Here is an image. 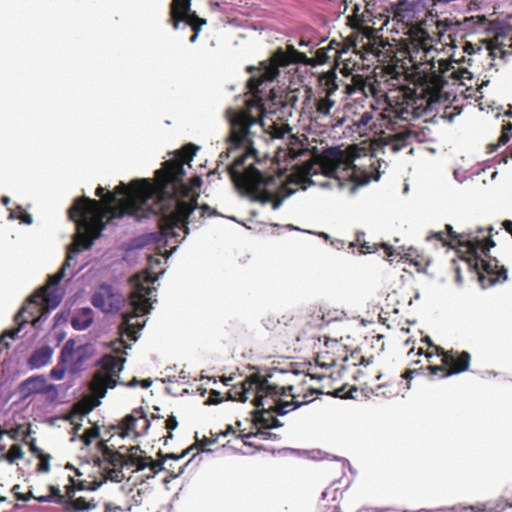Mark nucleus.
Masks as SVG:
<instances>
[{"label":"nucleus","mask_w":512,"mask_h":512,"mask_svg":"<svg viewBox=\"0 0 512 512\" xmlns=\"http://www.w3.org/2000/svg\"><path fill=\"white\" fill-rule=\"evenodd\" d=\"M199 149L193 143L184 145L176 151L173 159L162 164L156 171L155 196L150 200V216L160 215L159 233L150 234L154 242L177 238L179 231L188 233V219L198 207L199 193L195 192L202 185L200 176L190 179V185L184 183V165L189 164Z\"/></svg>","instance_id":"obj_1"},{"label":"nucleus","mask_w":512,"mask_h":512,"mask_svg":"<svg viewBox=\"0 0 512 512\" xmlns=\"http://www.w3.org/2000/svg\"><path fill=\"white\" fill-rule=\"evenodd\" d=\"M439 49L414 66L411 74L413 87L401 86L392 94L389 100L393 103L384 113L385 118L400 117L407 119L411 115L423 116L434 110L436 104L448 102L451 96L446 87L450 81L452 85H466V80H472L473 74L466 68L455 66L466 62L465 57L455 59H439L436 56Z\"/></svg>","instance_id":"obj_2"},{"label":"nucleus","mask_w":512,"mask_h":512,"mask_svg":"<svg viewBox=\"0 0 512 512\" xmlns=\"http://www.w3.org/2000/svg\"><path fill=\"white\" fill-rule=\"evenodd\" d=\"M105 191V188L98 186L95 194L101 200L82 196L68 209V217L77 227L76 234L89 235L86 226L79 227V223H92L97 218H100L99 224L104 229L108 222L125 216L137 220L150 217V200L156 192L150 179H135L128 185L121 182L113 192Z\"/></svg>","instance_id":"obj_3"},{"label":"nucleus","mask_w":512,"mask_h":512,"mask_svg":"<svg viewBox=\"0 0 512 512\" xmlns=\"http://www.w3.org/2000/svg\"><path fill=\"white\" fill-rule=\"evenodd\" d=\"M271 376H263L259 372L247 376L240 385H233L228 390L227 399L246 402L248 394L255 396L252 404L258 408L253 412V423L260 428L270 429L280 426L278 419L273 415H285L296 408L315 399L316 389H309V394L301 396L296 387L290 384L280 385L270 381Z\"/></svg>","instance_id":"obj_4"},{"label":"nucleus","mask_w":512,"mask_h":512,"mask_svg":"<svg viewBox=\"0 0 512 512\" xmlns=\"http://www.w3.org/2000/svg\"><path fill=\"white\" fill-rule=\"evenodd\" d=\"M421 12V5L416 0H398L387 8L392 30L406 36L399 41L400 52L413 67L435 53V45L441 42L443 35L438 20H419Z\"/></svg>","instance_id":"obj_5"},{"label":"nucleus","mask_w":512,"mask_h":512,"mask_svg":"<svg viewBox=\"0 0 512 512\" xmlns=\"http://www.w3.org/2000/svg\"><path fill=\"white\" fill-rule=\"evenodd\" d=\"M274 164L267 154L261 156L256 149H251L244 155L233 160L226 168L235 189L253 202L272 204V209L277 210L283 198L268 191L274 177L266 169Z\"/></svg>","instance_id":"obj_6"},{"label":"nucleus","mask_w":512,"mask_h":512,"mask_svg":"<svg viewBox=\"0 0 512 512\" xmlns=\"http://www.w3.org/2000/svg\"><path fill=\"white\" fill-rule=\"evenodd\" d=\"M100 218H97L92 223L80 222L79 227H85L88 234H76L74 241L69 245L67 255L64 263L60 270L48 277L46 285L38 289L28 299L27 304L31 307L30 316L39 315L32 319L31 323L34 327H38L43 321H45L52 309H55L62 300V295L59 293L57 286L60 281L65 277L66 268L70 266V261L73 258V254H77L82 248L89 249L94 241L101 236L103 226L99 224Z\"/></svg>","instance_id":"obj_7"},{"label":"nucleus","mask_w":512,"mask_h":512,"mask_svg":"<svg viewBox=\"0 0 512 512\" xmlns=\"http://www.w3.org/2000/svg\"><path fill=\"white\" fill-rule=\"evenodd\" d=\"M262 116V106L258 101H246L245 107L240 110L233 108L226 110V118L230 125V132L226 139L228 148L220 153L218 164L228 160L232 153L241 148L246 149L241 156L249 150L255 149L252 146L250 129L253 125L260 123ZM236 158L238 156L234 160Z\"/></svg>","instance_id":"obj_8"},{"label":"nucleus","mask_w":512,"mask_h":512,"mask_svg":"<svg viewBox=\"0 0 512 512\" xmlns=\"http://www.w3.org/2000/svg\"><path fill=\"white\" fill-rule=\"evenodd\" d=\"M125 361L123 356L103 355L97 361L98 369L94 372L88 385L91 395L76 402L72 408L73 412L85 416L100 405V399L105 397L107 390L118 385L119 374L123 370Z\"/></svg>","instance_id":"obj_9"},{"label":"nucleus","mask_w":512,"mask_h":512,"mask_svg":"<svg viewBox=\"0 0 512 512\" xmlns=\"http://www.w3.org/2000/svg\"><path fill=\"white\" fill-rule=\"evenodd\" d=\"M490 235L480 241L467 252L459 256L464 268L473 274L479 281L482 288H488L500 281L507 280V270L504 266L498 265V260L489 255L490 249L496 243L492 239V227L488 228Z\"/></svg>","instance_id":"obj_10"},{"label":"nucleus","mask_w":512,"mask_h":512,"mask_svg":"<svg viewBox=\"0 0 512 512\" xmlns=\"http://www.w3.org/2000/svg\"><path fill=\"white\" fill-rule=\"evenodd\" d=\"M352 46L354 52L359 54L363 60L387 63L384 70L391 79L406 78L405 68L403 65L398 66L399 60L392 45L379 36L375 28H364V33L357 36Z\"/></svg>","instance_id":"obj_11"},{"label":"nucleus","mask_w":512,"mask_h":512,"mask_svg":"<svg viewBox=\"0 0 512 512\" xmlns=\"http://www.w3.org/2000/svg\"><path fill=\"white\" fill-rule=\"evenodd\" d=\"M131 282L133 287L129 295V301L132 311L123 313V320L119 329L121 334L126 335L131 341H136L137 333L145 324V321H140V318L149 313L151 309L149 296L153 288L150 284L154 282V278L151 275H146L142 279L140 275H135Z\"/></svg>","instance_id":"obj_12"},{"label":"nucleus","mask_w":512,"mask_h":512,"mask_svg":"<svg viewBox=\"0 0 512 512\" xmlns=\"http://www.w3.org/2000/svg\"><path fill=\"white\" fill-rule=\"evenodd\" d=\"M305 58V54L289 45L286 51L282 48L277 49L271 57L269 64L262 62L259 68L248 67L249 72L257 71V74L253 75L247 83V86L252 93V99H249L248 101H258L262 106V113H264L261 86L266 82H272L279 75L280 67H285L291 63L303 62Z\"/></svg>","instance_id":"obj_13"},{"label":"nucleus","mask_w":512,"mask_h":512,"mask_svg":"<svg viewBox=\"0 0 512 512\" xmlns=\"http://www.w3.org/2000/svg\"><path fill=\"white\" fill-rule=\"evenodd\" d=\"M359 157L356 145L349 146L345 150L337 147L326 149L319 157V165L323 174L334 177L339 170L350 172L349 178L358 186L368 184L372 174L362 171L354 161Z\"/></svg>","instance_id":"obj_14"},{"label":"nucleus","mask_w":512,"mask_h":512,"mask_svg":"<svg viewBox=\"0 0 512 512\" xmlns=\"http://www.w3.org/2000/svg\"><path fill=\"white\" fill-rule=\"evenodd\" d=\"M429 347H432L436 354L441 357V365H428L419 369H407L401 374V378L410 381L414 374H424V370H429L430 375L441 373V377H449L454 374H460L469 369L471 355L467 351H457L454 349L445 350L436 346L428 339Z\"/></svg>","instance_id":"obj_15"},{"label":"nucleus","mask_w":512,"mask_h":512,"mask_svg":"<svg viewBox=\"0 0 512 512\" xmlns=\"http://www.w3.org/2000/svg\"><path fill=\"white\" fill-rule=\"evenodd\" d=\"M398 90L399 88L391 90L386 95V107L379 113L380 118L378 119L381 128L393 132L383 137V139L385 144L389 146L394 153L401 151L402 149L412 144L413 141L418 140L420 135L418 131L412 130L410 127H408L407 124H402L419 118L420 116L411 115V117H408L407 119L400 117H384V113H386V110L390 108V104H393L389 100L390 96L396 93Z\"/></svg>","instance_id":"obj_16"},{"label":"nucleus","mask_w":512,"mask_h":512,"mask_svg":"<svg viewBox=\"0 0 512 512\" xmlns=\"http://www.w3.org/2000/svg\"><path fill=\"white\" fill-rule=\"evenodd\" d=\"M102 456L103 460L110 465L135 468V471H142L148 468L149 473L146 475V478H153L156 474L165 469L161 461H154L150 456L145 455V452L141 450L139 446H131L127 449L125 454L113 450L108 446H104Z\"/></svg>","instance_id":"obj_17"},{"label":"nucleus","mask_w":512,"mask_h":512,"mask_svg":"<svg viewBox=\"0 0 512 512\" xmlns=\"http://www.w3.org/2000/svg\"><path fill=\"white\" fill-rule=\"evenodd\" d=\"M351 376L360 382L362 390L375 396L390 397L395 391L389 381L381 382L382 373L374 364L373 358H366L360 368L351 373Z\"/></svg>","instance_id":"obj_18"},{"label":"nucleus","mask_w":512,"mask_h":512,"mask_svg":"<svg viewBox=\"0 0 512 512\" xmlns=\"http://www.w3.org/2000/svg\"><path fill=\"white\" fill-rule=\"evenodd\" d=\"M74 355L77 357L74 363L76 367L81 366L89 357L86 353V346H78L75 349V341L70 339L64 344L60 352L58 364L50 371V377L54 380H62L66 372L65 363Z\"/></svg>","instance_id":"obj_19"},{"label":"nucleus","mask_w":512,"mask_h":512,"mask_svg":"<svg viewBox=\"0 0 512 512\" xmlns=\"http://www.w3.org/2000/svg\"><path fill=\"white\" fill-rule=\"evenodd\" d=\"M347 352V344L343 342V338L327 339L324 342V348L317 353L316 363L322 368L338 367L341 363L342 356Z\"/></svg>","instance_id":"obj_20"},{"label":"nucleus","mask_w":512,"mask_h":512,"mask_svg":"<svg viewBox=\"0 0 512 512\" xmlns=\"http://www.w3.org/2000/svg\"><path fill=\"white\" fill-rule=\"evenodd\" d=\"M149 427L150 420L147 418L143 408H136L121 421L120 435L124 437L134 433L135 436H141L147 433Z\"/></svg>","instance_id":"obj_21"},{"label":"nucleus","mask_w":512,"mask_h":512,"mask_svg":"<svg viewBox=\"0 0 512 512\" xmlns=\"http://www.w3.org/2000/svg\"><path fill=\"white\" fill-rule=\"evenodd\" d=\"M447 239L449 241V247L457 249L460 255H465L480 241V237L473 233H457L453 230V227L449 224L445 225Z\"/></svg>","instance_id":"obj_22"},{"label":"nucleus","mask_w":512,"mask_h":512,"mask_svg":"<svg viewBox=\"0 0 512 512\" xmlns=\"http://www.w3.org/2000/svg\"><path fill=\"white\" fill-rule=\"evenodd\" d=\"M92 304L103 312H112L119 308L120 298L111 285L103 283L93 294Z\"/></svg>","instance_id":"obj_23"},{"label":"nucleus","mask_w":512,"mask_h":512,"mask_svg":"<svg viewBox=\"0 0 512 512\" xmlns=\"http://www.w3.org/2000/svg\"><path fill=\"white\" fill-rule=\"evenodd\" d=\"M51 388H54L53 385H47L46 378L43 375L31 376L28 379L24 380L20 383L18 387V391L22 398H27L32 394L37 393H45L49 391Z\"/></svg>","instance_id":"obj_24"},{"label":"nucleus","mask_w":512,"mask_h":512,"mask_svg":"<svg viewBox=\"0 0 512 512\" xmlns=\"http://www.w3.org/2000/svg\"><path fill=\"white\" fill-rule=\"evenodd\" d=\"M333 44L339 46V43H336L334 40L329 43L327 47H322L316 50L314 56L309 59L308 63L312 66L323 65L330 60L337 62L340 58L341 51L338 48H335Z\"/></svg>","instance_id":"obj_25"},{"label":"nucleus","mask_w":512,"mask_h":512,"mask_svg":"<svg viewBox=\"0 0 512 512\" xmlns=\"http://www.w3.org/2000/svg\"><path fill=\"white\" fill-rule=\"evenodd\" d=\"M191 12V0H173L170 5V21L174 29L179 28L180 22Z\"/></svg>","instance_id":"obj_26"},{"label":"nucleus","mask_w":512,"mask_h":512,"mask_svg":"<svg viewBox=\"0 0 512 512\" xmlns=\"http://www.w3.org/2000/svg\"><path fill=\"white\" fill-rule=\"evenodd\" d=\"M366 358L362 355L359 349H354L349 352H345V355L341 358V363L339 364L338 373L341 375L343 372L349 371L350 369L360 368Z\"/></svg>","instance_id":"obj_27"},{"label":"nucleus","mask_w":512,"mask_h":512,"mask_svg":"<svg viewBox=\"0 0 512 512\" xmlns=\"http://www.w3.org/2000/svg\"><path fill=\"white\" fill-rule=\"evenodd\" d=\"M53 355V350L50 346H42L36 349L28 359V365L32 369H39L47 365Z\"/></svg>","instance_id":"obj_28"},{"label":"nucleus","mask_w":512,"mask_h":512,"mask_svg":"<svg viewBox=\"0 0 512 512\" xmlns=\"http://www.w3.org/2000/svg\"><path fill=\"white\" fill-rule=\"evenodd\" d=\"M337 75L334 71H328L319 77L321 90L318 93L334 97L336 91L339 89L337 82Z\"/></svg>","instance_id":"obj_29"},{"label":"nucleus","mask_w":512,"mask_h":512,"mask_svg":"<svg viewBox=\"0 0 512 512\" xmlns=\"http://www.w3.org/2000/svg\"><path fill=\"white\" fill-rule=\"evenodd\" d=\"M97 507V503L87 500L84 497H74L72 500L65 501L62 509L64 512H83L89 511Z\"/></svg>","instance_id":"obj_30"},{"label":"nucleus","mask_w":512,"mask_h":512,"mask_svg":"<svg viewBox=\"0 0 512 512\" xmlns=\"http://www.w3.org/2000/svg\"><path fill=\"white\" fill-rule=\"evenodd\" d=\"M335 104L336 100L334 98L318 93L314 98L315 113L317 114V118L330 116L331 110Z\"/></svg>","instance_id":"obj_31"},{"label":"nucleus","mask_w":512,"mask_h":512,"mask_svg":"<svg viewBox=\"0 0 512 512\" xmlns=\"http://www.w3.org/2000/svg\"><path fill=\"white\" fill-rule=\"evenodd\" d=\"M93 323L92 309L83 308L77 315L71 320V325L76 330H85Z\"/></svg>","instance_id":"obj_32"},{"label":"nucleus","mask_w":512,"mask_h":512,"mask_svg":"<svg viewBox=\"0 0 512 512\" xmlns=\"http://www.w3.org/2000/svg\"><path fill=\"white\" fill-rule=\"evenodd\" d=\"M31 307L27 304L22 306V308L18 311V313L14 317V321L18 324V327L5 331L2 336V338L9 337L11 339H15L18 336V333L20 332L22 326L29 322L28 318H24V313L30 314Z\"/></svg>","instance_id":"obj_33"},{"label":"nucleus","mask_w":512,"mask_h":512,"mask_svg":"<svg viewBox=\"0 0 512 512\" xmlns=\"http://www.w3.org/2000/svg\"><path fill=\"white\" fill-rule=\"evenodd\" d=\"M124 466L120 465H110L107 462V466L103 467L102 475L104 480H110L112 482L120 483L125 479V474L123 472Z\"/></svg>","instance_id":"obj_34"},{"label":"nucleus","mask_w":512,"mask_h":512,"mask_svg":"<svg viewBox=\"0 0 512 512\" xmlns=\"http://www.w3.org/2000/svg\"><path fill=\"white\" fill-rule=\"evenodd\" d=\"M367 87L366 80L362 78L360 75H356L352 77V83L346 84L344 86L345 93L349 96H352L354 94H361L362 96H367L365 89Z\"/></svg>","instance_id":"obj_35"},{"label":"nucleus","mask_w":512,"mask_h":512,"mask_svg":"<svg viewBox=\"0 0 512 512\" xmlns=\"http://www.w3.org/2000/svg\"><path fill=\"white\" fill-rule=\"evenodd\" d=\"M49 491L50 493L48 495L36 497V500L40 503L53 502L63 507L66 500L63 498V494L61 493L59 487L50 485Z\"/></svg>","instance_id":"obj_36"},{"label":"nucleus","mask_w":512,"mask_h":512,"mask_svg":"<svg viewBox=\"0 0 512 512\" xmlns=\"http://www.w3.org/2000/svg\"><path fill=\"white\" fill-rule=\"evenodd\" d=\"M24 457V452L19 444H13L6 454L0 455V461L6 460L10 464Z\"/></svg>","instance_id":"obj_37"},{"label":"nucleus","mask_w":512,"mask_h":512,"mask_svg":"<svg viewBox=\"0 0 512 512\" xmlns=\"http://www.w3.org/2000/svg\"><path fill=\"white\" fill-rule=\"evenodd\" d=\"M365 18L363 14H351L347 17V24L357 31H359V35L364 33V28H368L369 26L365 25Z\"/></svg>","instance_id":"obj_38"},{"label":"nucleus","mask_w":512,"mask_h":512,"mask_svg":"<svg viewBox=\"0 0 512 512\" xmlns=\"http://www.w3.org/2000/svg\"><path fill=\"white\" fill-rule=\"evenodd\" d=\"M182 22L188 24L192 28L193 32L199 33L201 27L205 25L207 21L206 19L198 17L195 12L191 11L188 15L184 17Z\"/></svg>","instance_id":"obj_39"},{"label":"nucleus","mask_w":512,"mask_h":512,"mask_svg":"<svg viewBox=\"0 0 512 512\" xmlns=\"http://www.w3.org/2000/svg\"><path fill=\"white\" fill-rule=\"evenodd\" d=\"M195 445H192L188 447L187 449L183 450L181 454H175V453H166L164 454L161 450L157 453L158 459L156 461H161L163 465L166 463L167 460H179L188 455V453L194 449Z\"/></svg>","instance_id":"obj_40"},{"label":"nucleus","mask_w":512,"mask_h":512,"mask_svg":"<svg viewBox=\"0 0 512 512\" xmlns=\"http://www.w3.org/2000/svg\"><path fill=\"white\" fill-rule=\"evenodd\" d=\"M36 457L39 459V463L37 465V472H40V473L49 472L51 456L47 453L41 452Z\"/></svg>","instance_id":"obj_41"},{"label":"nucleus","mask_w":512,"mask_h":512,"mask_svg":"<svg viewBox=\"0 0 512 512\" xmlns=\"http://www.w3.org/2000/svg\"><path fill=\"white\" fill-rule=\"evenodd\" d=\"M291 129L289 128L288 125H280V126H277V125H272L271 126V131H270V135H271V138L273 139H283L286 134L290 133Z\"/></svg>","instance_id":"obj_42"},{"label":"nucleus","mask_w":512,"mask_h":512,"mask_svg":"<svg viewBox=\"0 0 512 512\" xmlns=\"http://www.w3.org/2000/svg\"><path fill=\"white\" fill-rule=\"evenodd\" d=\"M30 434H31V428H30V424H28L26 431L24 432V437L22 438V441L29 446V451L32 454H34L35 456H37L43 451L36 445L35 439H31L30 441L27 440V438Z\"/></svg>","instance_id":"obj_43"},{"label":"nucleus","mask_w":512,"mask_h":512,"mask_svg":"<svg viewBox=\"0 0 512 512\" xmlns=\"http://www.w3.org/2000/svg\"><path fill=\"white\" fill-rule=\"evenodd\" d=\"M99 435L100 433L98 427H92L85 430V432L81 436V439L85 445H90L93 440L99 437Z\"/></svg>","instance_id":"obj_44"},{"label":"nucleus","mask_w":512,"mask_h":512,"mask_svg":"<svg viewBox=\"0 0 512 512\" xmlns=\"http://www.w3.org/2000/svg\"><path fill=\"white\" fill-rule=\"evenodd\" d=\"M10 217L14 219H19L22 223L31 224L33 219L32 216L23 211L21 207H18V213L16 211H11Z\"/></svg>","instance_id":"obj_45"},{"label":"nucleus","mask_w":512,"mask_h":512,"mask_svg":"<svg viewBox=\"0 0 512 512\" xmlns=\"http://www.w3.org/2000/svg\"><path fill=\"white\" fill-rule=\"evenodd\" d=\"M70 484L65 486V493L63 494V498L66 501L72 500L75 497L76 492V481L74 477H68Z\"/></svg>","instance_id":"obj_46"},{"label":"nucleus","mask_w":512,"mask_h":512,"mask_svg":"<svg viewBox=\"0 0 512 512\" xmlns=\"http://www.w3.org/2000/svg\"><path fill=\"white\" fill-rule=\"evenodd\" d=\"M177 426H178L177 418L174 415L168 416V418L165 421V428L168 431V435L165 437L166 439L173 438L172 431L175 430L177 428ZM166 442H167V440H165V443Z\"/></svg>","instance_id":"obj_47"},{"label":"nucleus","mask_w":512,"mask_h":512,"mask_svg":"<svg viewBox=\"0 0 512 512\" xmlns=\"http://www.w3.org/2000/svg\"><path fill=\"white\" fill-rule=\"evenodd\" d=\"M27 426L28 425L25 424L17 425L16 427L6 430V435L13 440H18L21 434L24 436V432L26 431Z\"/></svg>","instance_id":"obj_48"},{"label":"nucleus","mask_w":512,"mask_h":512,"mask_svg":"<svg viewBox=\"0 0 512 512\" xmlns=\"http://www.w3.org/2000/svg\"><path fill=\"white\" fill-rule=\"evenodd\" d=\"M372 119H373V112L365 111L364 113H362L360 115L359 119L355 122V124L358 126V128H366L369 126Z\"/></svg>","instance_id":"obj_49"},{"label":"nucleus","mask_w":512,"mask_h":512,"mask_svg":"<svg viewBox=\"0 0 512 512\" xmlns=\"http://www.w3.org/2000/svg\"><path fill=\"white\" fill-rule=\"evenodd\" d=\"M139 383L141 384V386L143 388L147 389L152 385V380L148 378V379H143V380L139 381L136 377H133V379L131 381H129L128 383L118 380V384H121V385H124L127 387H135Z\"/></svg>","instance_id":"obj_50"},{"label":"nucleus","mask_w":512,"mask_h":512,"mask_svg":"<svg viewBox=\"0 0 512 512\" xmlns=\"http://www.w3.org/2000/svg\"><path fill=\"white\" fill-rule=\"evenodd\" d=\"M357 389L355 387H352L350 388L347 392H345V387H341L339 389H336L333 393V395L335 397H340V398H355V396L353 395L354 392H356Z\"/></svg>","instance_id":"obj_51"},{"label":"nucleus","mask_w":512,"mask_h":512,"mask_svg":"<svg viewBox=\"0 0 512 512\" xmlns=\"http://www.w3.org/2000/svg\"><path fill=\"white\" fill-rule=\"evenodd\" d=\"M381 247L384 249L385 258L389 261L393 262L397 257L400 256V253L396 252V250L387 244H382Z\"/></svg>","instance_id":"obj_52"},{"label":"nucleus","mask_w":512,"mask_h":512,"mask_svg":"<svg viewBox=\"0 0 512 512\" xmlns=\"http://www.w3.org/2000/svg\"><path fill=\"white\" fill-rule=\"evenodd\" d=\"M223 401V398L221 397V393L217 390H211L210 395L208 399L205 401L206 405H215L219 404Z\"/></svg>","instance_id":"obj_53"},{"label":"nucleus","mask_w":512,"mask_h":512,"mask_svg":"<svg viewBox=\"0 0 512 512\" xmlns=\"http://www.w3.org/2000/svg\"><path fill=\"white\" fill-rule=\"evenodd\" d=\"M314 174H316V171H314V165L313 164L306 165L304 167V172L301 177V181L304 183H312V180L310 179V177Z\"/></svg>","instance_id":"obj_54"},{"label":"nucleus","mask_w":512,"mask_h":512,"mask_svg":"<svg viewBox=\"0 0 512 512\" xmlns=\"http://www.w3.org/2000/svg\"><path fill=\"white\" fill-rule=\"evenodd\" d=\"M357 242L360 244V248H361L360 251L363 254L372 253L378 249V246L375 243L370 244L369 242H365V241L363 243H361L359 236L357 237Z\"/></svg>","instance_id":"obj_55"},{"label":"nucleus","mask_w":512,"mask_h":512,"mask_svg":"<svg viewBox=\"0 0 512 512\" xmlns=\"http://www.w3.org/2000/svg\"><path fill=\"white\" fill-rule=\"evenodd\" d=\"M358 512H429V511L425 510V509H421V510H418V511H407V510L401 511V510H393V509H389V508H384V509L365 508V509H361Z\"/></svg>","instance_id":"obj_56"},{"label":"nucleus","mask_w":512,"mask_h":512,"mask_svg":"<svg viewBox=\"0 0 512 512\" xmlns=\"http://www.w3.org/2000/svg\"><path fill=\"white\" fill-rule=\"evenodd\" d=\"M428 240L435 239L443 243L444 246H449V241L447 237L445 236V232H434L431 235L427 237Z\"/></svg>","instance_id":"obj_57"},{"label":"nucleus","mask_w":512,"mask_h":512,"mask_svg":"<svg viewBox=\"0 0 512 512\" xmlns=\"http://www.w3.org/2000/svg\"><path fill=\"white\" fill-rule=\"evenodd\" d=\"M453 266H454V270L456 273V281H457V283L461 284L463 281V278L461 275V271H462L463 267H461L456 260H453Z\"/></svg>","instance_id":"obj_58"},{"label":"nucleus","mask_w":512,"mask_h":512,"mask_svg":"<svg viewBox=\"0 0 512 512\" xmlns=\"http://www.w3.org/2000/svg\"><path fill=\"white\" fill-rule=\"evenodd\" d=\"M509 140V136L508 134L503 131L501 136L499 137V140H498V144L497 145H491V152L492 151H495L496 148L499 146V145H502V144H506V142Z\"/></svg>","instance_id":"obj_59"},{"label":"nucleus","mask_w":512,"mask_h":512,"mask_svg":"<svg viewBox=\"0 0 512 512\" xmlns=\"http://www.w3.org/2000/svg\"><path fill=\"white\" fill-rule=\"evenodd\" d=\"M166 469H164L163 471H167L170 473V476L172 478H176L178 476H180L182 473H183V470L184 468L183 467H179L177 471H175L173 469V465H170L169 467H165Z\"/></svg>","instance_id":"obj_60"},{"label":"nucleus","mask_w":512,"mask_h":512,"mask_svg":"<svg viewBox=\"0 0 512 512\" xmlns=\"http://www.w3.org/2000/svg\"><path fill=\"white\" fill-rule=\"evenodd\" d=\"M121 506L114 505L113 503H106L104 506V512H122Z\"/></svg>","instance_id":"obj_61"},{"label":"nucleus","mask_w":512,"mask_h":512,"mask_svg":"<svg viewBox=\"0 0 512 512\" xmlns=\"http://www.w3.org/2000/svg\"><path fill=\"white\" fill-rule=\"evenodd\" d=\"M257 434H265L264 432H262L260 429L258 430L257 433H253V432H249V433H245L243 430L240 431V434H239V437L244 441V443H247L246 440L251 438V437H255L257 436Z\"/></svg>","instance_id":"obj_62"},{"label":"nucleus","mask_w":512,"mask_h":512,"mask_svg":"<svg viewBox=\"0 0 512 512\" xmlns=\"http://www.w3.org/2000/svg\"><path fill=\"white\" fill-rule=\"evenodd\" d=\"M497 53H499L500 56L503 58L506 55L507 51L498 45L492 46L490 48V54L496 56Z\"/></svg>","instance_id":"obj_63"},{"label":"nucleus","mask_w":512,"mask_h":512,"mask_svg":"<svg viewBox=\"0 0 512 512\" xmlns=\"http://www.w3.org/2000/svg\"><path fill=\"white\" fill-rule=\"evenodd\" d=\"M477 50H480V48L478 47ZM475 51H476V48L470 42H466L465 45L463 46V52L468 55L474 54Z\"/></svg>","instance_id":"obj_64"}]
</instances>
